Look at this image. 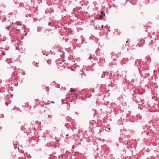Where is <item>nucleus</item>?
Masks as SVG:
<instances>
[{"label": "nucleus", "instance_id": "nucleus-1", "mask_svg": "<svg viewBox=\"0 0 159 159\" xmlns=\"http://www.w3.org/2000/svg\"><path fill=\"white\" fill-rule=\"evenodd\" d=\"M101 15H101V16H105V13H103V11H101Z\"/></svg>", "mask_w": 159, "mask_h": 159}, {"label": "nucleus", "instance_id": "nucleus-2", "mask_svg": "<svg viewBox=\"0 0 159 159\" xmlns=\"http://www.w3.org/2000/svg\"><path fill=\"white\" fill-rule=\"evenodd\" d=\"M105 72H103V75L102 76V78H103V77H104L105 76Z\"/></svg>", "mask_w": 159, "mask_h": 159}, {"label": "nucleus", "instance_id": "nucleus-3", "mask_svg": "<svg viewBox=\"0 0 159 159\" xmlns=\"http://www.w3.org/2000/svg\"><path fill=\"white\" fill-rule=\"evenodd\" d=\"M48 25H50V26H52V24L51 23V22H49V23H48Z\"/></svg>", "mask_w": 159, "mask_h": 159}, {"label": "nucleus", "instance_id": "nucleus-4", "mask_svg": "<svg viewBox=\"0 0 159 159\" xmlns=\"http://www.w3.org/2000/svg\"><path fill=\"white\" fill-rule=\"evenodd\" d=\"M70 91V92H74V91H75V90H73V89H71Z\"/></svg>", "mask_w": 159, "mask_h": 159}, {"label": "nucleus", "instance_id": "nucleus-5", "mask_svg": "<svg viewBox=\"0 0 159 159\" xmlns=\"http://www.w3.org/2000/svg\"><path fill=\"white\" fill-rule=\"evenodd\" d=\"M107 128V129H108L109 130H110V128H108L107 127V128ZM105 130H107V129H105Z\"/></svg>", "mask_w": 159, "mask_h": 159}, {"label": "nucleus", "instance_id": "nucleus-6", "mask_svg": "<svg viewBox=\"0 0 159 159\" xmlns=\"http://www.w3.org/2000/svg\"><path fill=\"white\" fill-rule=\"evenodd\" d=\"M100 18H99V19L102 20V17H101V16H101V15H100Z\"/></svg>", "mask_w": 159, "mask_h": 159}, {"label": "nucleus", "instance_id": "nucleus-7", "mask_svg": "<svg viewBox=\"0 0 159 159\" xmlns=\"http://www.w3.org/2000/svg\"><path fill=\"white\" fill-rule=\"evenodd\" d=\"M17 30H18V31H20V29H17Z\"/></svg>", "mask_w": 159, "mask_h": 159}, {"label": "nucleus", "instance_id": "nucleus-8", "mask_svg": "<svg viewBox=\"0 0 159 159\" xmlns=\"http://www.w3.org/2000/svg\"><path fill=\"white\" fill-rule=\"evenodd\" d=\"M52 103H54V102H53V101H52Z\"/></svg>", "mask_w": 159, "mask_h": 159}, {"label": "nucleus", "instance_id": "nucleus-9", "mask_svg": "<svg viewBox=\"0 0 159 159\" xmlns=\"http://www.w3.org/2000/svg\"><path fill=\"white\" fill-rule=\"evenodd\" d=\"M103 25H102V26H101V27H102V28H103Z\"/></svg>", "mask_w": 159, "mask_h": 159}, {"label": "nucleus", "instance_id": "nucleus-10", "mask_svg": "<svg viewBox=\"0 0 159 159\" xmlns=\"http://www.w3.org/2000/svg\"><path fill=\"white\" fill-rule=\"evenodd\" d=\"M75 97H76V98H77V94L75 95Z\"/></svg>", "mask_w": 159, "mask_h": 159}, {"label": "nucleus", "instance_id": "nucleus-11", "mask_svg": "<svg viewBox=\"0 0 159 159\" xmlns=\"http://www.w3.org/2000/svg\"><path fill=\"white\" fill-rule=\"evenodd\" d=\"M17 24V25H19V24H18V23H17V24Z\"/></svg>", "mask_w": 159, "mask_h": 159}, {"label": "nucleus", "instance_id": "nucleus-12", "mask_svg": "<svg viewBox=\"0 0 159 159\" xmlns=\"http://www.w3.org/2000/svg\"><path fill=\"white\" fill-rule=\"evenodd\" d=\"M6 105H7V103H6Z\"/></svg>", "mask_w": 159, "mask_h": 159}]
</instances>
